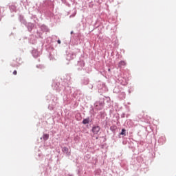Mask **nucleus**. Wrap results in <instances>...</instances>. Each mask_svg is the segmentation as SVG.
Listing matches in <instances>:
<instances>
[{
    "label": "nucleus",
    "mask_w": 176,
    "mask_h": 176,
    "mask_svg": "<svg viewBox=\"0 0 176 176\" xmlns=\"http://www.w3.org/2000/svg\"><path fill=\"white\" fill-rule=\"evenodd\" d=\"M100 128L99 126H96L92 128V132L94 134H98L100 133Z\"/></svg>",
    "instance_id": "obj_1"
},
{
    "label": "nucleus",
    "mask_w": 176,
    "mask_h": 176,
    "mask_svg": "<svg viewBox=\"0 0 176 176\" xmlns=\"http://www.w3.org/2000/svg\"><path fill=\"white\" fill-rule=\"evenodd\" d=\"M63 153H66V155H69V149L67 147H63L62 149Z\"/></svg>",
    "instance_id": "obj_2"
},
{
    "label": "nucleus",
    "mask_w": 176,
    "mask_h": 176,
    "mask_svg": "<svg viewBox=\"0 0 176 176\" xmlns=\"http://www.w3.org/2000/svg\"><path fill=\"white\" fill-rule=\"evenodd\" d=\"M89 122H90L89 118L84 119L82 121L83 124H89Z\"/></svg>",
    "instance_id": "obj_3"
},
{
    "label": "nucleus",
    "mask_w": 176,
    "mask_h": 176,
    "mask_svg": "<svg viewBox=\"0 0 176 176\" xmlns=\"http://www.w3.org/2000/svg\"><path fill=\"white\" fill-rule=\"evenodd\" d=\"M124 65H126V63L124 62V60L120 61L118 63V67H124Z\"/></svg>",
    "instance_id": "obj_4"
},
{
    "label": "nucleus",
    "mask_w": 176,
    "mask_h": 176,
    "mask_svg": "<svg viewBox=\"0 0 176 176\" xmlns=\"http://www.w3.org/2000/svg\"><path fill=\"white\" fill-rule=\"evenodd\" d=\"M43 138L44 141L49 140V134H44Z\"/></svg>",
    "instance_id": "obj_5"
},
{
    "label": "nucleus",
    "mask_w": 176,
    "mask_h": 176,
    "mask_svg": "<svg viewBox=\"0 0 176 176\" xmlns=\"http://www.w3.org/2000/svg\"><path fill=\"white\" fill-rule=\"evenodd\" d=\"M120 134H121V135H126V129H122Z\"/></svg>",
    "instance_id": "obj_6"
},
{
    "label": "nucleus",
    "mask_w": 176,
    "mask_h": 176,
    "mask_svg": "<svg viewBox=\"0 0 176 176\" xmlns=\"http://www.w3.org/2000/svg\"><path fill=\"white\" fill-rule=\"evenodd\" d=\"M13 75H17V71L16 70H14L13 72Z\"/></svg>",
    "instance_id": "obj_7"
},
{
    "label": "nucleus",
    "mask_w": 176,
    "mask_h": 176,
    "mask_svg": "<svg viewBox=\"0 0 176 176\" xmlns=\"http://www.w3.org/2000/svg\"><path fill=\"white\" fill-rule=\"evenodd\" d=\"M58 43L60 45L61 43V41L60 40H58Z\"/></svg>",
    "instance_id": "obj_8"
},
{
    "label": "nucleus",
    "mask_w": 176,
    "mask_h": 176,
    "mask_svg": "<svg viewBox=\"0 0 176 176\" xmlns=\"http://www.w3.org/2000/svg\"><path fill=\"white\" fill-rule=\"evenodd\" d=\"M71 34H74V32H72Z\"/></svg>",
    "instance_id": "obj_9"
},
{
    "label": "nucleus",
    "mask_w": 176,
    "mask_h": 176,
    "mask_svg": "<svg viewBox=\"0 0 176 176\" xmlns=\"http://www.w3.org/2000/svg\"><path fill=\"white\" fill-rule=\"evenodd\" d=\"M109 71H111V69H109Z\"/></svg>",
    "instance_id": "obj_10"
}]
</instances>
